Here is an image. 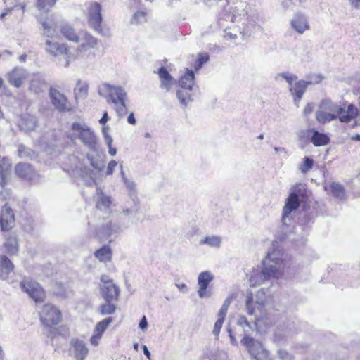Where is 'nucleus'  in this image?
<instances>
[{"instance_id": "obj_55", "label": "nucleus", "mask_w": 360, "mask_h": 360, "mask_svg": "<svg viewBox=\"0 0 360 360\" xmlns=\"http://www.w3.org/2000/svg\"><path fill=\"white\" fill-rule=\"evenodd\" d=\"M275 360H293V356L284 349L278 351V356Z\"/></svg>"}, {"instance_id": "obj_54", "label": "nucleus", "mask_w": 360, "mask_h": 360, "mask_svg": "<svg viewBox=\"0 0 360 360\" xmlns=\"http://www.w3.org/2000/svg\"><path fill=\"white\" fill-rule=\"evenodd\" d=\"M33 152L32 150L25 148L23 146H20L18 148V155L21 158H31Z\"/></svg>"}, {"instance_id": "obj_49", "label": "nucleus", "mask_w": 360, "mask_h": 360, "mask_svg": "<svg viewBox=\"0 0 360 360\" xmlns=\"http://www.w3.org/2000/svg\"><path fill=\"white\" fill-rule=\"evenodd\" d=\"M209 58L210 56L208 53H199L198 56V58L195 62V70L196 71L200 70L202 68V66L209 60Z\"/></svg>"}, {"instance_id": "obj_38", "label": "nucleus", "mask_w": 360, "mask_h": 360, "mask_svg": "<svg viewBox=\"0 0 360 360\" xmlns=\"http://www.w3.org/2000/svg\"><path fill=\"white\" fill-rule=\"evenodd\" d=\"M46 87V83L41 77L35 76L30 83V89L36 94L41 92Z\"/></svg>"}, {"instance_id": "obj_64", "label": "nucleus", "mask_w": 360, "mask_h": 360, "mask_svg": "<svg viewBox=\"0 0 360 360\" xmlns=\"http://www.w3.org/2000/svg\"><path fill=\"white\" fill-rule=\"evenodd\" d=\"M352 6L360 8V0H348Z\"/></svg>"}, {"instance_id": "obj_59", "label": "nucleus", "mask_w": 360, "mask_h": 360, "mask_svg": "<svg viewBox=\"0 0 360 360\" xmlns=\"http://www.w3.org/2000/svg\"><path fill=\"white\" fill-rule=\"evenodd\" d=\"M117 165V162L115 160H111L108 165L106 174L111 175L113 173L114 169Z\"/></svg>"}, {"instance_id": "obj_63", "label": "nucleus", "mask_w": 360, "mask_h": 360, "mask_svg": "<svg viewBox=\"0 0 360 360\" xmlns=\"http://www.w3.org/2000/svg\"><path fill=\"white\" fill-rule=\"evenodd\" d=\"M127 122L129 124L134 125L136 122L133 112H131L127 117Z\"/></svg>"}, {"instance_id": "obj_17", "label": "nucleus", "mask_w": 360, "mask_h": 360, "mask_svg": "<svg viewBox=\"0 0 360 360\" xmlns=\"http://www.w3.org/2000/svg\"><path fill=\"white\" fill-rule=\"evenodd\" d=\"M79 39L76 43L79 44L77 51L79 53H85L89 49L96 47L97 39L86 32H80L79 33Z\"/></svg>"}, {"instance_id": "obj_56", "label": "nucleus", "mask_w": 360, "mask_h": 360, "mask_svg": "<svg viewBox=\"0 0 360 360\" xmlns=\"http://www.w3.org/2000/svg\"><path fill=\"white\" fill-rule=\"evenodd\" d=\"M323 79V77L321 75L317 74V75H312L310 77H309V79L307 81L308 84H319L321 82V81Z\"/></svg>"}, {"instance_id": "obj_39", "label": "nucleus", "mask_w": 360, "mask_h": 360, "mask_svg": "<svg viewBox=\"0 0 360 360\" xmlns=\"http://www.w3.org/2000/svg\"><path fill=\"white\" fill-rule=\"evenodd\" d=\"M222 242L221 237L217 235H212L205 237L200 241L201 245H207L214 248H219Z\"/></svg>"}, {"instance_id": "obj_8", "label": "nucleus", "mask_w": 360, "mask_h": 360, "mask_svg": "<svg viewBox=\"0 0 360 360\" xmlns=\"http://www.w3.org/2000/svg\"><path fill=\"white\" fill-rule=\"evenodd\" d=\"M98 94L107 99V102L117 103V101L127 99V94L124 89L120 86H112L104 83L98 86Z\"/></svg>"}, {"instance_id": "obj_30", "label": "nucleus", "mask_w": 360, "mask_h": 360, "mask_svg": "<svg viewBox=\"0 0 360 360\" xmlns=\"http://www.w3.org/2000/svg\"><path fill=\"white\" fill-rule=\"evenodd\" d=\"M158 75L161 79L160 88L169 91L172 86V77L167 69L164 67H161L158 70Z\"/></svg>"}, {"instance_id": "obj_62", "label": "nucleus", "mask_w": 360, "mask_h": 360, "mask_svg": "<svg viewBox=\"0 0 360 360\" xmlns=\"http://www.w3.org/2000/svg\"><path fill=\"white\" fill-rule=\"evenodd\" d=\"M176 286L183 292H188V288L185 283H176Z\"/></svg>"}, {"instance_id": "obj_7", "label": "nucleus", "mask_w": 360, "mask_h": 360, "mask_svg": "<svg viewBox=\"0 0 360 360\" xmlns=\"http://www.w3.org/2000/svg\"><path fill=\"white\" fill-rule=\"evenodd\" d=\"M100 281V293L104 301H117L120 295V288L106 275H102Z\"/></svg>"}, {"instance_id": "obj_61", "label": "nucleus", "mask_w": 360, "mask_h": 360, "mask_svg": "<svg viewBox=\"0 0 360 360\" xmlns=\"http://www.w3.org/2000/svg\"><path fill=\"white\" fill-rule=\"evenodd\" d=\"M313 105L311 104V103H308L304 108L303 110V113L305 115H308L309 114H310L312 111H313Z\"/></svg>"}, {"instance_id": "obj_23", "label": "nucleus", "mask_w": 360, "mask_h": 360, "mask_svg": "<svg viewBox=\"0 0 360 360\" xmlns=\"http://www.w3.org/2000/svg\"><path fill=\"white\" fill-rule=\"evenodd\" d=\"M72 352L77 360H84L89 349L82 339H72L70 342Z\"/></svg>"}, {"instance_id": "obj_27", "label": "nucleus", "mask_w": 360, "mask_h": 360, "mask_svg": "<svg viewBox=\"0 0 360 360\" xmlns=\"http://www.w3.org/2000/svg\"><path fill=\"white\" fill-rule=\"evenodd\" d=\"M14 265L6 255L0 256V278L5 280L13 272Z\"/></svg>"}, {"instance_id": "obj_58", "label": "nucleus", "mask_w": 360, "mask_h": 360, "mask_svg": "<svg viewBox=\"0 0 360 360\" xmlns=\"http://www.w3.org/2000/svg\"><path fill=\"white\" fill-rule=\"evenodd\" d=\"M302 47L300 46H295L291 50H290V56L292 59L300 58V51Z\"/></svg>"}, {"instance_id": "obj_22", "label": "nucleus", "mask_w": 360, "mask_h": 360, "mask_svg": "<svg viewBox=\"0 0 360 360\" xmlns=\"http://www.w3.org/2000/svg\"><path fill=\"white\" fill-rule=\"evenodd\" d=\"M42 25L41 34L44 37L54 38L57 37V24L53 18V16H51L41 21Z\"/></svg>"}, {"instance_id": "obj_36", "label": "nucleus", "mask_w": 360, "mask_h": 360, "mask_svg": "<svg viewBox=\"0 0 360 360\" xmlns=\"http://www.w3.org/2000/svg\"><path fill=\"white\" fill-rule=\"evenodd\" d=\"M94 256L101 262L106 263L111 260L112 251L109 246L104 245L94 252Z\"/></svg>"}, {"instance_id": "obj_14", "label": "nucleus", "mask_w": 360, "mask_h": 360, "mask_svg": "<svg viewBox=\"0 0 360 360\" xmlns=\"http://www.w3.org/2000/svg\"><path fill=\"white\" fill-rule=\"evenodd\" d=\"M248 6L247 0H237L229 9L228 18L232 22L240 21L247 15Z\"/></svg>"}, {"instance_id": "obj_26", "label": "nucleus", "mask_w": 360, "mask_h": 360, "mask_svg": "<svg viewBox=\"0 0 360 360\" xmlns=\"http://www.w3.org/2000/svg\"><path fill=\"white\" fill-rule=\"evenodd\" d=\"M96 201V207L101 210H107L110 208L112 205V199L103 193L101 189L97 188L96 194L95 195Z\"/></svg>"}, {"instance_id": "obj_53", "label": "nucleus", "mask_w": 360, "mask_h": 360, "mask_svg": "<svg viewBox=\"0 0 360 360\" xmlns=\"http://www.w3.org/2000/svg\"><path fill=\"white\" fill-rule=\"evenodd\" d=\"M146 20V14L143 11H138L136 12L132 19V23H142Z\"/></svg>"}, {"instance_id": "obj_31", "label": "nucleus", "mask_w": 360, "mask_h": 360, "mask_svg": "<svg viewBox=\"0 0 360 360\" xmlns=\"http://www.w3.org/2000/svg\"><path fill=\"white\" fill-rule=\"evenodd\" d=\"M308 83L305 80H300L295 83L294 86L290 87V93L297 97V101H300L306 91Z\"/></svg>"}, {"instance_id": "obj_35", "label": "nucleus", "mask_w": 360, "mask_h": 360, "mask_svg": "<svg viewBox=\"0 0 360 360\" xmlns=\"http://www.w3.org/2000/svg\"><path fill=\"white\" fill-rule=\"evenodd\" d=\"M120 173H121L122 181H124V183L126 186V188H127V191H129V195L131 198L133 202L135 203L136 184H135L134 181H133L131 179H128L125 176L124 172L123 171V166L122 164L120 165Z\"/></svg>"}, {"instance_id": "obj_19", "label": "nucleus", "mask_w": 360, "mask_h": 360, "mask_svg": "<svg viewBox=\"0 0 360 360\" xmlns=\"http://www.w3.org/2000/svg\"><path fill=\"white\" fill-rule=\"evenodd\" d=\"M14 224V213L6 203L1 211L0 226L2 231H8Z\"/></svg>"}, {"instance_id": "obj_52", "label": "nucleus", "mask_w": 360, "mask_h": 360, "mask_svg": "<svg viewBox=\"0 0 360 360\" xmlns=\"http://www.w3.org/2000/svg\"><path fill=\"white\" fill-rule=\"evenodd\" d=\"M87 160L94 169L98 171H101L104 167V164L102 161L95 160L92 155H88Z\"/></svg>"}, {"instance_id": "obj_57", "label": "nucleus", "mask_w": 360, "mask_h": 360, "mask_svg": "<svg viewBox=\"0 0 360 360\" xmlns=\"http://www.w3.org/2000/svg\"><path fill=\"white\" fill-rule=\"evenodd\" d=\"M224 319H221L219 318L217 319L214 323V329L212 333L214 336H218L219 335L221 328L222 327Z\"/></svg>"}, {"instance_id": "obj_5", "label": "nucleus", "mask_w": 360, "mask_h": 360, "mask_svg": "<svg viewBox=\"0 0 360 360\" xmlns=\"http://www.w3.org/2000/svg\"><path fill=\"white\" fill-rule=\"evenodd\" d=\"M319 108L334 113L341 122L347 123L352 119L356 117L358 115V108L352 104L348 105L345 110L344 108L337 103H334L329 98L323 99L320 104Z\"/></svg>"}, {"instance_id": "obj_2", "label": "nucleus", "mask_w": 360, "mask_h": 360, "mask_svg": "<svg viewBox=\"0 0 360 360\" xmlns=\"http://www.w3.org/2000/svg\"><path fill=\"white\" fill-rule=\"evenodd\" d=\"M266 302L265 292L263 289L258 292L257 299L253 300L252 296L248 297L246 300V309L248 314L252 316L255 315V323L252 326L246 317L244 316H240L237 320V324L243 328L245 335L243 338H250V331L253 330V328H257V322L262 316L264 306Z\"/></svg>"}, {"instance_id": "obj_48", "label": "nucleus", "mask_w": 360, "mask_h": 360, "mask_svg": "<svg viewBox=\"0 0 360 360\" xmlns=\"http://www.w3.org/2000/svg\"><path fill=\"white\" fill-rule=\"evenodd\" d=\"M56 1V0H38L37 8L40 11L46 12L55 5Z\"/></svg>"}, {"instance_id": "obj_29", "label": "nucleus", "mask_w": 360, "mask_h": 360, "mask_svg": "<svg viewBox=\"0 0 360 360\" xmlns=\"http://www.w3.org/2000/svg\"><path fill=\"white\" fill-rule=\"evenodd\" d=\"M308 131L312 134L311 142L315 146H322L329 143L330 139L326 134L321 133L314 129H309Z\"/></svg>"}, {"instance_id": "obj_9", "label": "nucleus", "mask_w": 360, "mask_h": 360, "mask_svg": "<svg viewBox=\"0 0 360 360\" xmlns=\"http://www.w3.org/2000/svg\"><path fill=\"white\" fill-rule=\"evenodd\" d=\"M241 344L248 350L250 356L255 360H265L269 352L257 339H241Z\"/></svg>"}, {"instance_id": "obj_12", "label": "nucleus", "mask_w": 360, "mask_h": 360, "mask_svg": "<svg viewBox=\"0 0 360 360\" xmlns=\"http://www.w3.org/2000/svg\"><path fill=\"white\" fill-rule=\"evenodd\" d=\"M61 318V314L58 309L51 304H45L40 314L41 323L47 326H51L58 323Z\"/></svg>"}, {"instance_id": "obj_16", "label": "nucleus", "mask_w": 360, "mask_h": 360, "mask_svg": "<svg viewBox=\"0 0 360 360\" xmlns=\"http://www.w3.org/2000/svg\"><path fill=\"white\" fill-rule=\"evenodd\" d=\"M89 25L98 33L101 32V25L102 22L101 6L98 3L94 2L91 4L89 11Z\"/></svg>"}, {"instance_id": "obj_46", "label": "nucleus", "mask_w": 360, "mask_h": 360, "mask_svg": "<svg viewBox=\"0 0 360 360\" xmlns=\"http://www.w3.org/2000/svg\"><path fill=\"white\" fill-rule=\"evenodd\" d=\"M126 99L117 101V103H112L115 105V110L120 117L127 114V107L125 103Z\"/></svg>"}, {"instance_id": "obj_28", "label": "nucleus", "mask_w": 360, "mask_h": 360, "mask_svg": "<svg viewBox=\"0 0 360 360\" xmlns=\"http://www.w3.org/2000/svg\"><path fill=\"white\" fill-rule=\"evenodd\" d=\"M69 161L71 162V165H70L69 170L72 171H77L79 172V175L82 177L84 176H90L91 175V171L89 169H88L86 167H83L80 161L78 160V158L75 156L72 155L69 158Z\"/></svg>"}, {"instance_id": "obj_60", "label": "nucleus", "mask_w": 360, "mask_h": 360, "mask_svg": "<svg viewBox=\"0 0 360 360\" xmlns=\"http://www.w3.org/2000/svg\"><path fill=\"white\" fill-rule=\"evenodd\" d=\"M139 328L142 330H145L148 328V321L146 317L143 316L139 322Z\"/></svg>"}, {"instance_id": "obj_25", "label": "nucleus", "mask_w": 360, "mask_h": 360, "mask_svg": "<svg viewBox=\"0 0 360 360\" xmlns=\"http://www.w3.org/2000/svg\"><path fill=\"white\" fill-rule=\"evenodd\" d=\"M18 126L23 131H34L37 127V119L33 115L22 114L18 120Z\"/></svg>"}, {"instance_id": "obj_15", "label": "nucleus", "mask_w": 360, "mask_h": 360, "mask_svg": "<svg viewBox=\"0 0 360 360\" xmlns=\"http://www.w3.org/2000/svg\"><path fill=\"white\" fill-rule=\"evenodd\" d=\"M214 279V276L208 271L201 272L198 278V294L200 298H209L212 293L207 290V287Z\"/></svg>"}, {"instance_id": "obj_24", "label": "nucleus", "mask_w": 360, "mask_h": 360, "mask_svg": "<svg viewBox=\"0 0 360 360\" xmlns=\"http://www.w3.org/2000/svg\"><path fill=\"white\" fill-rule=\"evenodd\" d=\"M15 173L19 177L29 181H34L38 177L32 166L25 163L18 164L15 167Z\"/></svg>"}, {"instance_id": "obj_45", "label": "nucleus", "mask_w": 360, "mask_h": 360, "mask_svg": "<svg viewBox=\"0 0 360 360\" xmlns=\"http://www.w3.org/2000/svg\"><path fill=\"white\" fill-rule=\"evenodd\" d=\"M113 321L112 317H108L103 319V321L98 322L96 326V331L97 333V335H101L105 331L108 326Z\"/></svg>"}, {"instance_id": "obj_32", "label": "nucleus", "mask_w": 360, "mask_h": 360, "mask_svg": "<svg viewBox=\"0 0 360 360\" xmlns=\"http://www.w3.org/2000/svg\"><path fill=\"white\" fill-rule=\"evenodd\" d=\"M195 75L193 70H187L186 73L181 77L179 81V86L181 89L191 91L194 84Z\"/></svg>"}, {"instance_id": "obj_44", "label": "nucleus", "mask_w": 360, "mask_h": 360, "mask_svg": "<svg viewBox=\"0 0 360 360\" xmlns=\"http://www.w3.org/2000/svg\"><path fill=\"white\" fill-rule=\"evenodd\" d=\"M331 193L333 196L342 200L345 198V193L343 186L338 183H333L330 185Z\"/></svg>"}, {"instance_id": "obj_21", "label": "nucleus", "mask_w": 360, "mask_h": 360, "mask_svg": "<svg viewBox=\"0 0 360 360\" xmlns=\"http://www.w3.org/2000/svg\"><path fill=\"white\" fill-rule=\"evenodd\" d=\"M28 73L24 68H15L8 74V82L15 87H20L27 77Z\"/></svg>"}, {"instance_id": "obj_41", "label": "nucleus", "mask_w": 360, "mask_h": 360, "mask_svg": "<svg viewBox=\"0 0 360 360\" xmlns=\"http://www.w3.org/2000/svg\"><path fill=\"white\" fill-rule=\"evenodd\" d=\"M115 301L105 302L99 307L100 312L102 315L113 314L116 311V306L114 304Z\"/></svg>"}, {"instance_id": "obj_13", "label": "nucleus", "mask_w": 360, "mask_h": 360, "mask_svg": "<svg viewBox=\"0 0 360 360\" xmlns=\"http://www.w3.org/2000/svg\"><path fill=\"white\" fill-rule=\"evenodd\" d=\"M51 103L56 110L59 112H69L72 110L71 104L67 97L58 89L51 87L49 89Z\"/></svg>"}, {"instance_id": "obj_47", "label": "nucleus", "mask_w": 360, "mask_h": 360, "mask_svg": "<svg viewBox=\"0 0 360 360\" xmlns=\"http://www.w3.org/2000/svg\"><path fill=\"white\" fill-rule=\"evenodd\" d=\"M232 298L231 297H228L223 302L222 306L221 307L218 314L217 317L221 319H225V317L226 316V313L228 311L229 307H230V304L231 303Z\"/></svg>"}, {"instance_id": "obj_51", "label": "nucleus", "mask_w": 360, "mask_h": 360, "mask_svg": "<svg viewBox=\"0 0 360 360\" xmlns=\"http://www.w3.org/2000/svg\"><path fill=\"white\" fill-rule=\"evenodd\" d=\"M278 76L283 78L291 87L293 82L297 80V77L295 75L290 73L288 72H283L278 75Z\"/></svg>"}, {"instance_id": "obj_11", "label": "nucleus", "mask_w": 360, "mask_h": 360, "mask_svg": "<svg viewBox=\"0 0 360 360\" xmlns=\"http://www.w3.org/2000/svg\"><path fill=\"white\" fill-rule=\"evenodd\" d=\"M20 287L36 302L44 301L45 292L38 283L30 279H24L20 283Z\"/></svg>"}, {"instance_id": "obj_37", "label": "nucleus", "mask_w": 360, "mask_h": 360, "mask_svg": "<svg viewBox=\"0 0 360 360\" xmlns=\"http://www.w3.org/2000/svg\"><path fill=\"white\" fill-rule=\"evenodd\" d=\"M315 115L317 122L321 124L328 123L338 119L337 116L335 115L334 113H330L329 112H326V110L320 108L316 112Z\"/></svg>"}, {"instance_id": "obj_1", "label": "nucleus", "mask_w": 360, "mask_h": 360, "mask_svg": "<svg viewBox=\"0 0 360 360\" xmlns=\"http://www.w3.org/2000/svg\"><path fill=\"white\" fill-rule=\"evenodd\" d=\"M283 264L279 251L274 250L268 252L263 260V268L253 269L250 274L249 284L252 287L259 286L271 279H278L283 274Z\"/></svg>"}, {"instance_id": "obj_18", "label": "nucleus", "mask_w": 360, "mask_h": 360, "mask_svg": "<svg viewBox=\"0 0 360 360\" xmlns=\"http://www.w3.org/2000/svg\"><path fill=\"white\" fill-rule=\"evenodd\" d=\"M11 169L9 160L3 158L0 160V200H5L8 195V193L4 191L5 180Z\"/></svg>"}, {"instance_id": "obj_10", "label": "nucleus", "mask_w": 360, "mask_h": 360, "mask_svg": "<svg viewBox=\"0 0 360 360\" xmlns=\"http://www.w3.org/2000/svg\"><path fill=\"white\" fill-rule=\"evenodd\" d=\"M46 51L50 55L57 56H64L65 61L62 64L64 67L67 68L70 63V56L69 54V49L64 44H60L57 41L46 39Z\"/></svg>"}, {"instance_id": "obj_6", "label": "nucleus", "mask_w": 360, "mask_h": 360, "mask_svg": "<svg viewBox=\"0 0 360 360\" xmlns=\"http://www.w3.org/2000/svg\"><path fill=\"white\" fill-rule=\"evenodd\" d=\"M304 195L305 189L301 184L295 185L291 188L283 208L281 221L283 224L287 225L290 221L291 213L298 209Z\"/></svg>"}, {"instance_id": "obj_3", "label": "nucleus", "mask_w": 360, "mask_h": 360, "mask_svg": "<svg viewBox=\"0 0 360 360\" xmlns=\"http://www.w3.org/2000/svg\"><path fill=\"white\" fill-rule=\"evenodd\" d=\"M68 136L75 143L79 141L91 151L95 152L98 149V142L95 132L84 122H72L68 131Z\"/></svg>"}, {"instance_id": "obj_20", "label": "nucleus", "mask_w": 360, "mask_h": 360, "mask_svg": "<svg viewBox=\"0 0 360 360\" xmlns=\"http://www.w3.org/2000/svg\"><path fill=\"white\" fill-rule=\"evenodd\" d=\"M291 27L299 34H302L309 29V25L306 16L301 13L294 14L290 20Z\"/></svg>"}, {"instance_id": "obj_40", "label": "nucleus", "mask_w": 360, "mask_h": 360, "mask_svg": "<svg viewBox=\"0 0 360 360\" xmlns=\"http://www.w3.org/2000/svg\"><path fill=\"white\" fill-rule=\"evenodd\" d=\"M60 32L65 38L69 41L76 42L79 39V34H77L74 28L70 25H65L63 26Z\"/></svg>"}, {"instance_id": "obj_43", "label": "nucleus", "mask_w": 360, "mask_h": 360, "mask_svg": "<svg viewBox=\"0 0 360 360\" xmlns=\"http://www.w3.org/2000/svg\"><path fill=\"white\" fill-rule=\"evenodd\" d=\"M7 252L10 255L15 254L18 250V243L15 237H9L4 243Z\"/></svg>"}, {"instance_id": "obj_4", "label": "nucleus", "mask_w": 360, "mask_h": 360, "mask_svg": "<svg viewBox=\"0 0 360 360\" xmlns=\"http://www.w3.org/2000/svg\"><path fill=\"white\" fill-rule=\"evenodd\" d=\"M129 228L127 223L123 221L117 213L110 212V219L98 225L96 234L99 238L108 237L119 234Z\"/></svg>"}, {"instance_id": "obj_34", "label": "nucleus", "mask_w": 360, "mask_h": 360, "mask_svg": "<svg viewBox=\"0 0 360 360\" xmlns=\"http://www.w3.org/2000/svg\"><path fill=\"white\" fill-rule=\"evenodd\" d=\"M89 84L85 81L78 80L74 89V95L76 100L85 98L88 95Z\"/></svg>"}, {"instance_id": "obj_50", "label": "nucleus", "mask_w": 360, "mask_h": 360, "mask_svg": "<svg viewBox=\"0 0 360 360\" xmlns=\"http://www.w3.org/2000/svg\"><path fill=\"white\" fill-rule=\"evenodd\" d=\"M313 165L314 161L312 159L309 157H304L303 164L300 166L299 169L303 174H305L312 168Z\"/></svg>"}, {"instance_id": "obj_33", "label": "nucleus", "mask_w": 360, "mask_h": 360, "mask_svg": "<svg viewBox=\"0 0 360 360\" xmlns=\"http://www.w3.org/2000/svg\"><path fill=\"white\" fill-rule=\"evenodd\" d=\"M134 205L131 207H124L122 209V212L118 214V216H121L123 219V221L128 224L129 226L131 224L134 223V221L131 219V217L135 216L138 212V209L136 207V202L134 203Z\"/></svg>"}, {"instance_id": "obj_42", "label": "nucleus", "mask_w": 360, "mask_h": 360, "mask_svg": "<svg viewBox=\"0 0 360 360\" xmlns=\"http://www.w3.org/2000/svg\"><path fill=\"white\" fill-rule=\"evenodd\" d=\"M188 89L180 88L176 92V97L179 100L181 104L184 107L192 101L191 94L188 92Z\"/></svg>"}]
</instances>
